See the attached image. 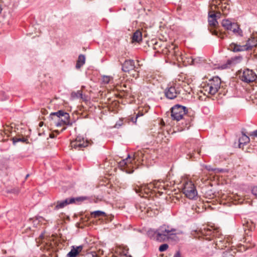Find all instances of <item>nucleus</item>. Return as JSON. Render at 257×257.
<instances>
[{
	"instance_id": "f257e3e1",
	"label": "nucleus",
	"mask_w": 257,
	"mask_h": 257,
	"mask_svg": "<svg viewBox=\"0 0 257 257\" xmlns=\"http://www.w3.org/2000/svg\"><path fill=\"white\" fill-rule=\"evenodd\" d=\"M188 108L180 104H175L171 108V116L173 120L179 121L185 120V124L182 122V130L189 129L191 125L192 118L187 115Z\"/></svg>"
},
{
	"instance_id": "f03ea898",
	"label": "nucleus",
	"mask_w": 257,
	"mask_h": 257,
	"mask_svg": "<svg viewBox=\"0 0 257 257\" xmlns=\"http://www.w3.org/2000/svg\"><path fill=\"white\" fill-rule=\"evenodd\" d=\"M221 80L218 76L214 77L212 79H209L206 83L202 86L201 92L205 95H214L218 91L220 87Z\"/></svg>"
},
{
	"instance_id": "7ed1b4c3",
	"label": "nucleus",
	"mask_w": 257,
	"mask_h": 257,
	"mask_svg": "<svg viewBox=\"0 0 257 257\" xmlns=\"http://www.w3.org/2000/svg\"><path fill=\"white\" fill-rule=\"evenodd\" d=\"M217 0H211V4L208 13V22L209 25L215 28L218 25L217 19L220 18L221 13L219 12H215V9L217 7Z\"/></svg>"
},
{
	"instance_id": "20e7f679",
	"label": "nucleus",
	"mask_w": 257,
	"mask_h": 257,
	"mask_svg": "<svg viewBox=\"0 0 257 257\" xmlns=\"http://www.w3.org/2000/svg\"><path fill=\"white\" fill-rule=\"evenodd\" d=\"M183 186L182 191L186 197L190 199H196L198 192L193 182L191 181H186Z\"/></svg>"
},
{
	"instance_id": "39448f33",
	"label": "nucleus",
	"mask_w": 257,
	"mask_h": 257,
	"mask_svg": "<svg viewBox=\"0 0 257 257\" xmlns=\"http://www.w3.org/2000/svg\"><path fill=\"white\" fill-rule=\"evenodd\" d=\"M172 231H176V229L165 224L160 226L158 228L157 241H166L168 237Z\"/></svg>"
},
{
	"instance_id": "423d86ee",
	"label": "nucleus",
	"mask_w": 257,
	"mask_h": 257,
	"mask_svg": "<svg viewBox=\"0 0 257 257\" xmlns=\"http://www.w3.org/2000/svg\"><path fill=\"white\" fill-rule=\"evenodd\" d=\"M182 88L179 84L174 83L168 85L165 89L164 93L165 96L169 99H174L181 92Z\"/></svg>"
},
{
	"instance_id": "0eeeda50",
	"label": "nucleus",
	"mask_w": 257,
	"mask_h": 257,
	"mask_svg": "<svg viewBox=\"0 0 257 257\" xmlns=\"http://www.w3.org/2000/svg\"><path fill=\"white\" fill-rule=\"evenodd\" d=\"M240 79L245 83H249L254 81L257 78L256 74L249 69H245L238 72Z\"/></svg>"
},
{
	"instance_id": "6e6552de",
	"label": "nucleus",
	"mask_w": 257,
	"mask_h": 257,
	"mask_svg": "<svg viewBox=\"0 0 257 257\" xmlns=\"http://www.w3.org/2000/svg\"><path fill=\"white\" fill-rule=\"evenodd\" d=\"M161 185L160 184V182L154 181L153 183H150V184H145L141 186L138 189H136V192L137 193H139L140 192L143 193L144 192L145 193L148 194L153 188H160Z\"/></svg>"
},
{
	"instance_id": "1a4fd4ad",
	"label": "nucleus",
	"mask_w": 257,
	"mask_h": 257,
	"mask_svg": "<svg viewBox=\"0 0 257 257\" xmlns=\"http://www.w3.org/2000/svg\"><path fill=\"white\" fill-rule=\"evenodd\" d=\"M88 142L81 136H78L75 140L71 141V147L77 150H82L88 146Z\"/></svg>"
},
{
	"instance_id": "9d476101",
	"label": "nucleus",
	"mask_w": 257,
	"mask_h": 257,
	"mask_svg": "<svg viewBox=\"0 0 257 257\" xmlns=\"http://www.w3.org/2000/svg\"><path fill=\"white\" fill-rule=\"evenodd\" d=\"M121 66L122 70L125 72H128L136 68L135 61L132 59L125 60L123 63H121Z\"/></svg>"
},
{
	"instance_id": "9b49d317",
	"label": "nucleus",
	"mask_w": 257,
	"mask_h": 257,
	"mask_svg": "<svg viewBox=\"0 0 257 257\" xmlns=\"http://www.w3.org/2000/svg\"><path fill=\"white\" fill-rule=\"evenodd\" d=\"M228 49L233 52H239L247 50L245 45H241L235 43H231L228 47Z\"/></svg>"
},
{
	"instance_id": "f8f14e48",
	"label": "nucleus",
	"mask_w": 257,
	"mask_h": 257,
	"mask_svg": "<svg viewBox=\"0 0 257 257\" xmlns=\"http://www.w3.org/2000/svg\"><path fill=\"white\" fill-rule=\"evenodd\" d=\"M83 246H72L71 250L67 254L66 257H76L82 250Z\"/></svg>"
},
{
	"instance_id": "ddd939ff",
	"label": "nucleus",
	"mask_w": 257,
	"mask_h": 257,
	"mask_svg": "<svg viewBox=\"0 0 257 257\" xmlns=\"http://www.w3.org/2000/svg\"><path fill=\"white\" fill-rule=\"evenodd\" d=\"M219 232L217 229H213L212 227H204L201 230V233L203 236H217V233Z\"/></svg>"
},
{
	"instance_id": "4468645a",
	"label": "nucleus",
	"mask_w": 257,
	"mask_h": 257,
	"mask_svg": "<svg viewBox=\"0 0 257 257\" xmlns=\"http://www.w3.org/2000/svg\"><path fill=\"white\" fill-rule=\"evenodd\" d=\"M243 226L245 233L248 236L249 235V232L252 231L255 228L253 222L250 220H244Z\"/></svg>"
},
{
	"instance_id": "2eb2a0df",
	"label": "nucleus",
	"mask_w": 257,
	"mask_h": 257,
	"mask_svg": "<svg viewBox=\"0 0 257 257\" xmlns=\"http://www.w3.org/2000/svg\"><path fill=\"white\" fill-rule=\"evenodd\" d=\"M73 198H66L63 201H58L57 202V205L55 206L54 209L58 210L60 208H62L66 205L74 203Z\"/></svg>"
},
{
	"instance_id": "dca6fc26",
	"label": "nucleus",
	"mask_w": 257,
	"mask_h": 257,
	"mask_svg": "<svg viewBox=\"0 0 257 257\" xmlns=\"http://www.w3.org/2000/svg\"><path fill=\"white\" fill-rule=\"evenodd\" d=\"M63 113V110H60L57 112H52L50 113L49 118L50 120L53 121V123L55 124L57 120H59L60 117H61V115H62Z\"/></svg>"
},
{
	"instance_id": "f3484780",
	"label": "nucleus",
	"mask_w": 257,
	"mask_h": 257,
	"mask_svg": "<svg viewBox=\"0 0 257 257\" xmlns=\"http://www.w3.org/2000/svg\"><path fill=\"white\" fill-rule=\"evenodd\" d=\"M183 233L182 231H179L178 232L172 231L170 234L169 236L167 238V241H172L174 242H178L179 240V237L177 236L178 234H181Z\"/></svg>"
},
{
	"instance_id": "a211bd4d",
	"label": "nucleus",
	"mask_w": 257,
	"mask_h": 257,
	"mask_svg": "<svg viewBox=\"0 0 257 257\" xmlns=\"http://www.w3.org/2000/svg\"><path fill=\"white\" fill-rule=\"evenodd\" d=\"M257 45V39L254 37H251L247 41L245 47L247 48V50H251L253 47Z\"/></svg>"
},
{
	"instance_id": "6ab92c4d",
	"label": "nucleus",
	"mask_w": 257,
	"mask_h": 257,
	"mask_svg": "<svg viewBox=\"0 0 257 257\" xmlns=\"http://www.w3.org/2000/svg\"><path fill=\"white\" fill-rule=\"evenodd\" d=\"M85 62V57L83 54H80L78 56V60H77L75 67L77 69L80 68Z\"/></svg>"
},
{
	"instance_id": "aec40b11",
	"label": "nucleus",
	"mask_w": 257,
	"mask_h": 257,
	"mask_svg": "<svg viewBox=\"0 0 257 257\" xmlns=\"http://www.w3.org/2000/svg\"><path fill=\"white\" fill-rule=\"evenodd\" d=\"M242 136L239 139L238 146L240 148L241 147V145H244L248 143L250 141L249 137L246 135L243 131H242Z\"/></svg>"
},
{
	"instance_id": "412c9836",
	"label": "nucleus",
	"mask_w": 257,
	"mask_h": 257,
	"mask_svg": "<svg viewBox=\"0 0 257 257\" xmlns=\"http://www.w3.org/2000/svg\"><path fill=\"white\" fill-rule=\"evenodd\" d=\"M142 40V34L140 30L136 31L132 37V41L133 42H140Z\"/></svg>"
},
{
	"instance_id": "4be33fe9",
	"label": "nucleus",
	"mask_w": 257,
	"mask_h": 257,
	"mask_svg": "<svg viewBox=\"0 0 257 257\" xmlns=\"http://www.w3.org/2000/svg\"><path fill=\"white\" fill-rule=\"evenodd\" d=\"M63 113H64L62 114L63 115H61V119L63 120L62 121L63 122V124L66 125H71L72 123H71L69 120L70 116L69 113L65 112L64 110Z\"/></svg>"
},
{
	"instance_id": "5701e85b",
	"label": "nucleus",
	"mask_w": 257,
	"mask_h": 257,
	"mask_svg": "<svg viewBox=\"0 0 257 257\" xmlns=\"http://www.w3.org/2000/svg\"><path fill=\"white\" fill-rule=\"evenodd\" d=\"M158 233V229L157 230L150 229L147 232V234L150 238L157 240Z\"/></svg>"
},
{
	"instance_id": "b1692460",
	"label": "nucleus",
	"mask_w": 257,
	"mask_h": 257,
	"mask_svg": "<svg viewBox=\"0 0 257 257\" xmlns=\"http://www.w3.org/2000/svg\"><path fill=\"white\" fill-rule=\"evenodd\" d=\"M234 23H232L228 20H223L222 22V26L226 30H232L233 24Z\"/></svg>"
},
{
	"instance_id": "393cba45",
	"label": "nucleus",
	"mask_w": 257,
	"mask_h": 257,
	"mask_svg": "<svg viewBox=\"0 0 257 257\" xmlns=\"http://www.w3.org/2000/svg\"><path fill=\"white\" fill-rule=\"evenodd\" d=\"M234 34L240 36H242V30L239 28L238 25L236 23H234L233 24V27L232 28L231 30Z\"/></svg>"
},
{
	"instance_id": "a878e982",
	"label": "nucleus",
	"mask_w": 257,
	"mask_h": 257,
	"mask_svg": "<svg viewBox=\"0 0 257 257\" xmlns=\"http://www.w3.org/2000/svg\"><path fill=\"white\" fill-rule=\"evenodd\" d=\"M242 59V57L241 56H235L229 59V63H231L233 65L240 62Z\"/></svg>"
},
{
	"instance_id": "bb28decb",
	"label": "nucleus",
	"mask_w": 257,
	"mask_h": 257,
	"mask_svg": "<svg viewBox=\"0 0 257 257\" xmlns=\"http://www.w3.org/2000/svg\"><path fill=\"white\" fill-rule=\"evenodd\" d=\"M12 140L13 141V144L14 145H15L18 142H21L22 143H26V144L28 143V139L25 138H17L13 137L12 138Z\"/></svg>"
},
{
	"instance_id": "cd10ccee",
	"label": "nucleus",
	"mask_w": 257,
	"mask_h": 257,
	"mask_svg": "<svg viewBox=\"0 0 257 257\" xmlns=\"http://www.w3.org/2000/svg\"><path fill=\"white\" fill-rule=\"evenodd\" d=\"M91 215L93 217L97 218L101 216H106V213L103 211L97 210L92 212L91 213Z\"/></svg>"
},
{
	"instance_id": "c85d7f7f",
	"label": "nucleus",
	"mask_w": 257,
	"mask_h": 257,
	"mask_svg": "<svg viewBox=\"0 0 257 257\" xmlns=\"http://www.w3.org/2000/svg\"><path fill=\"white\" fill-rule=\"evenodd\" d=\"M210 31L212 35H215L221 39H223L224 38L225 34L221 32H219L213 29H210Z\"/></svg>"
},
{
	"instance_id": "c756f323",
	"label": "nucleus",
	"mask_w": 257,
	"mask_h": 257,
	"mask_svg": "<svg viewBox=\"0 0 257 257\" xmlns=\"http://www.w3.org/2000/svg\"><path fill=\"white\" fill-rule=\"evenodd\" d=\"M8 168V162L7 160L0 161V171H4Z\"/></svg>"
},
{
	"instance_id": "7c9ffc66",
	"label": "nucleus",
	"mask_w": 257,
	"mask_h": 257,
	"mask_svg": "<svg viewBox=\"0 0 257 257\" xmlns=\"http://www.w3.org/2000/svg\"><path fill=\"white\" fill-rule=\"evenodd\" d=\"M232 65H233L231 63H229V59H228L227 60V61L225 63L223 64L220 66V68L222 69H225L229 68Z\"/></svg>"
},
{
	"instance_id": "2f4dec72",
	"label": "nucleus",
	"mask_w": 257,
	"mask_h": 257,
	"mask_svg": "<svg viewBox=\"0 0 257 257\" xmlns=\"http://www.w3.org/2000/svg\"><path fill=\"white\" fill-rule=\"evenodd\" d=\"M222 11L223 12V14L224 15H226L227 14V12L229 9V7L227 6V5H226V3L222 4L221 6Z\"/></svg>"
},
{
	"instance_id": "473e14b6",
	"label": "nucleus",
	"mask_w": 257,
	"mask_h": 257,
	"mask_svg": "<svg viewBox=\"0 0 257 257\" xmlns=\"http://www.w3.org/2000/svg\"><path fill=\"white\" fill-rule=\"evenodd\" d=\"M127 250H123L120 252L119 257H132V256L128 254Z\"/></svg>"
},
{
	"instance_id": "72a5a7b5",
	"label": "nucleus",
	"mask_w": 257,
	"mask_h": 257,
	"mask_svg": "<svg viewBox=\"0 0 257 257\" xmlns=\"http://www.w3.org/2000/svg\"><path fill=\"white\" fill-rule=\"evenodd\" d=\"M168 247L169 246L167 244H163L159 246V250L160 252H163L166 250Z\"/></svg>"
},
{
	"instance_id": "f704fd0d",
	"label": "nucleus",
	"mask_w": 257,
	"mask_h": 257,
	"mask_svg": "<svg viewBox=\"0 0 257 257\" xmlns=\"http://www.w3.org/2000/svg\"><path fill=\"white\" fill-rule=\"evenodd\" d=\"M73 97H81L82 96V94L80 91H77L76 92H72L71 94Z\"/></svg>"
},
{
	"instance_id": "c9c22d12",
	"label": "nucleus",
	"mask_w": 257,
	"mask_h": 257,
	"mask_svg": "<svg viewBox=\"0 0 257 257\" xmlns=\"http://www.w3.org/2000/svg\"><path fill=\"white\" fill-rule=\"evenodd\" d=\"M110 80V77L108 76H104L102 77V82L105 84H107L109 83Z\"/></svg>"
},
{
	"instance_id": "e433bc0d",
	"label": "nucleus",
	"mask_w": 257,
	"mask_h": 257,
	"mask_svg": "<svg viewBox=\"0 0 257 257\" xmlns=\"http://www.w3.org/2000/svg\"><path fill=\"white\" fill-rule=\"evenodd\" d=\"M130 160H131V157H130V156L128 155L127 158L123 160L122 161V163H120V165H121V166L127 165V164L128 163V162L130 161Z\"/></svg>"
},
{
	"instance_id": "4c0bfd02",
	"label": "nucleus",
	"mask_w": 257,
	"mask_h": 257,
	"mask_svg": "<svg viewBox=\"0 0 257 257\" xmlns=\"http://www.w3.org/2000/svg\"><path fill=\"white\" fill-rule=\"evenodd\" d=\"M84 257H97V255L95 252H90L86 253Z\"/></svg>"
},
{
	"instance_id": "58836bf2",
	"label": "nucleus",
	"mask_w": 257,
	"mask_h": 257,
	"mask_svg": "<svg viewBox=\"0 0 257 257\" xmlns=\"http://www.w3.org/2000/svg\"><path fill=\"white\" fill-rule=\"evenodd\" d=\"M73 199H74V202H75V201L80 202V201H83L85 200L86 199V197H76V198H73Z\"/></svg>"
},
{
	"instance_id": "ea45409f",
	"label": "nucleus",
	"mask_w": 257,
	"mask_h": 257,
	"mask_svg": "<svg viewBox=\"0 0 257 257\" xmlns=\"http://www.w3.org/2000/svg\"><path fill=\"white\" fill-rule=\"evenodd\" d=\"M62 121H63V120L61 119V117H60V119H59V120H57V122H56V123L55 125L58 127L62 125H64L63 124V122Z\"/></svg>"
},
{
	"instance_id": "a19ab883",
	"label": "nucleus",
	"mask_w": 257,
	"mask_h": 257,
	"mask_svg": "<svg viewBox=\"0 0 257 257\" xmlns=\"http://www.w3.org/2000/svg\"><path fill=\"white\" fill-rule=\"evenodd\" d=\"M251 193L257 198V186L252 188Z\"/></svg>"
},
{
	"instance_id": "79ce46f5",
	"label": "nucleus",
	"mask_w": 257,
	"mask_h": 257,
	"mask_svg": "<svg viewBox=\"0 0 257 257\" xmlns=\"http://www.w3.org/2000/svg\"><path fill=\"white\" fill-rule=\"evenodd\" d=\"M213 172L215 173H220V172H223L224 169H220V168H214Z\"/></svg>"
},
{
	"instance_id": "37998d69",
	"label": "nucleus",
	"mask_w": 257,
	"mask_h": 257,
	"mask_svg": "<svg viewBox=\"0 0 257 257\" xmlns=\"http://www.w3.org/2000/svg\"><path fill=\"white\" fill-rule=\"evenodd\" d=\"M138 117H139V115H136L135 117H132V118H131L132 121L133 122H134L135 123H136Z\"/></svg>"
},
{
	"instance_id": "c03bdc74",
	"label": "nucleus",
	"mask_w": 257,
	"mask_h": 257,
	"mask_svg": "<svg viewBox=\"0 0 257 257\" xmlns=\"http://www.w3.org/2000/svg\"><path fill=\"white\" fill-rule=\"evenodd\" d=\"M173 257H181V253L180 251H177L174 254Z\"/></svg>"
},
{
	"instance_id": "a18cd8bd",
	"label": "nucleus",
	"mask_w": 257,
	"mask_h": 257,
	"mask_svg": "<svg viewBox=\"0 0 257 257\" xmlns=\"http://www.w3.org/2000/svg\"><path fill=\"white\" fill-rule=\"evenodd\" d=\"M206 168L209 171H213L214 168H212L210 166H206Z\"/></svg>"
},
{
	"instance_id": "49530a36",
	"label": "nucleus",
	"mask_w": 257,
	"mask_h": 257,
	"mask_svg": "<svg viewBox=\"0 0 257 257\" xmlns=\"http://www.w3.org/2000/svg\"><path fill=\"white\" fill-rule=\"evenodd\" d=\"M250 135H252L255 137H257V130L252 132L251 134H250Z\"/></svg>"
},
{
	"instance_id": "de8ad7c7",
	"label": "nucleus",
	"mask_w": 257,
	"mask_h": 257,
	"mask_svg": "<svg viewBox=\"0 0 257 257\" xmlns=\"http://www.w3.org/2000/svg\"><path fill=\"white\" fill-rule=\"evenodd\" d=\"M43 125V122L41 121L39 123V126L41 127Z\"/></svg>"
},
{
	"instance_id": "09e8293b",
	"label": "nucleus",
	"mask_w": 257,
	"mask_h": 257,
	"mask_svg": "<svg viewBox=\"0 0 257 257\" xmlns=\"http://www.w3.org/2000/svg\"><path fill=\"white\" fill-rule=\"evenodd\" d=\"M136 159H136V153H135V154L134 155V157L133 160H136Z\"/></svg>"
},
{
	"instance_id": "8fccbe9b",
	"label": "nucleus",
	"mask_w": 257,
	"mask_h": 257,
	"mask_svg": "<svg viewBox=\"0 0 257 257\" xmlns=\"http://www.w3.org/2000/svg\"><path fill=\"white\" fill-rule=\"evenodd\" d=\"M137 115H139V116H142L143 115V114H140V113H139L138 114H137Z\"/></svg>"
},
{
	"instance_id": "3c124183",
	"label": "nucleus",
	"mask_w": 257,
	"mask_h": 257,
	"mask_svg": "<svg viewBox=\"0 0 257 257\" xmlns=\"http://www.w3.org/2000/svg\"><path fill=\"white\" fill-rule=\"evenodd\" d=\"M29 175L27 174L26 176V179H27L29 177Z\"/></svg>"
},
{
	"instance_id": "603ef678",
	"label": "nucleus",
	"mask_w": 257,
	"mask_h": 257,
	"mask_svg": "<svg viewBox=\"0 0 257 257\" xmlns=\"http://www.w3.org/2000/svg\"><path fill=\"white\" fill-rule=\"evenodd\" d=\"M44 257H48V256H46V255H44Z\"/></svg>"
},
{
	"instance_id": "864d4df0",
	"label": "nucleus",
	"mask_w": 257,
	"mask_h": 257,
	"mask_svg": "<svg viewBox=\"0 0 257 257\" xmlns=\"http://www.w3.org/2000/svg\"><path fill=\"white\" fill-rule=\"evenodd\" d=\"M220 2H222V0H219Z\"/></svg>"
}]
</instances>
